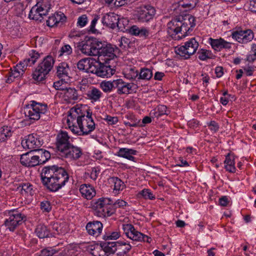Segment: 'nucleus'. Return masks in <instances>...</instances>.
Wrapping results in <instances>:
<instances>
[{"label":"nucleus","instance_id":"1","mask_svg":"<svg viewBox=\"0 0 256 256\" xmlns=\"http://www.w3.org/2000/svg\"><path fill=\"white\" fill-rule=\"evenodd\" d=\"M41 179L42 184L48 190L56 192L65 185L69 176L64 168L54 165L42 168Z\"/></svg>","mask_w":256,"mask_h":256},{"label":"nucleus","instance_id":"2","mask_svg":"<svg viewBox=\"0 0 256 256\" xmlns=\"http://www.w3.org/2000/svg\"><path fill=\"white\" fill-rule=\"evenodd\" d=\"M111 204H112V206L114 208H123L126 206V202L122 200H118L113 203L110 198H100L92 204L94 214L100 217L111 216L114 212L110 210V208L108 207V205Z\"/></svg>","mask_w":256,"mask_h":256},{"label":"nucleus","instance_id":"3","mask_svg":"<svg viewBox=\"0 0 256 256\" xmlns=\"http://www.w3.org/2000/svg\"><path fill=\"white\" fill-rule=\"evenodd\" d=\"M54 60L51 56H48L39 64L32 74L33 78L38 82H42L46 78V76L53 67Z\"/></svg>","mask_w":256,"mask_h":256},{"label":"nucleus","instance_id":"4","mask_svg":"<svg viewBox=\"0 0 256 256\" xmlns=\"http://www.w3.org/2000/svg\"><path fill=\"white\" fill-rule=\"evenodd\" d=\"M98 42L95 38L86 37L83 41L77 44V48L84 54L96 56L98 55Z\"/></svg>","mask_w":256,"mask_h":256},{"label":"nucleus","instance_id":"5","mask_svg":"<svg viewBox=\"0 0 256 256\" xmlns=\"http://www.w3.org/2000/svg\"><path fill=\"white\" fill-rule=\"evenodd\" d=\"M32 102L30 106L25 109L24 114L30 120H38L40 117L42 118V115L47 112V105L35 101Z\"/></svg>","mask_w":256,"mask_h":256},{"label":"nucleus","instance_id":"6","mask_svg":"<svg viewBox=\"0 0 256 256\" xmlns=\"http://www.w3.org/2000/svg\"><path fill=\"white\" fill-rule=\"evenodd\" d=\"M180 17V24L179 25L178 34L180 33L182 36H178V39H181L186 36L196 26L195 18L193 16L188 14Z\"/></svg>","mask_w":256,"mask_h":256},{"label":"nucleus","instance_id":"7","mask_svg":"<svg viewBox=\"0 0 256 256\" xmlns=\"http://www.w3.org/2000/svg\"><path fill=\"white\" fill-rule=\"evenodd\" d=\"M198 43L194 38H192L186 42L184 45L180 46L176 50V53L184 59L188 58L191 55L194 54L198 47Z\"/></svg>","mask_w":256,"mask_h":256},{"label":"nucleus","instance_id":"8","mask_svg":"<svg viewBox=\"0 0 256 256\" xmlns=\"http://www.w3.org/2000/svg\"><path fill=\"white\" fill-rule=\"evenodd\" d=\"M9 214V218L6 220L4 224L10 231L13 232L18 226L26 220V216L14 210Z\"/></svg>","mask_w":256,"mask_h":256},{"label":"nucleus","instance_id":"9","mask_svg":"<svg viewBox=\"0 0 256 256\" xmlns=\"http://www.w3.org/2000/svg\"><path fill=\"white\" fill-rule=\"evenodd\" d=\"M24 148L35 150L40 148L43 144V140L36 134H34L28 135L26 138L22 140L21 142Z\"/></svg>","mask_w":256,"mask_h":256},{"label":"nucleus","instance_id":"10","mask_svg":"<svg viewBox=\"0 0 256 256\" xmlns=\"http://www.w3.org/2000/svg\"><path fill=\"white\" fill-rule=\"evenodd\" d=\"M156 14L154 7L150 5H144L138 11V20L141 22H148L152 19Z\"/></svg>","mask_w":256,"mask_h":256},{"label":"nucleus","instance_id":"11","mask_svg":"<svg viewBox=\"0 0 256 256\" xmlns=\"http://www.w3.org/2000/svg\"><path fill=\"white\" fill-rule=\"evenodd\" d=\"M102 22L104 26L112 29H114L116 26L119 30L122 28L118 16L114 12L105 14L102 18Z\"/></svg>","mask_w":256,"mask_h":256},{"label":"nucleus","instance_id":"12","mask_svg":"<svg viewBox=\"0 0 256 256\" xmlns=\"http://www.w3.org/2000/svg\"><path fill=\"white\" fill-rule=\"evenodd\" d=\"M38 158L35 155V152L33 150L22 154L20 156V163L25 166L33 167L40 165Z\"/></svg>","mask_w":256,"mask_h":256},{"label":"nucleus","instance_id":"13","mask_svg":"<svg viewBox=\"0 0 256 256\" xmlns=\"http://www.w3.org/2000/svg\"><path fill=\"white\" fill-rule=\"evenodd\" d=\"M232 38L240 43L246 44L254 38L253 32L250 30L236 31L232 33Z\"/></svg>","mask_w":256,"mask_h":256},{"label":"nucleus","instance_id":"14","mask_svg":"<svg viewBox=\"0 0 256 256\" xmlns=\"http://www.w3.org/2000/svg\"><path fill=\"white\" fill-rule=\"evenodd\" d=\"M70 138L68 132H66L61 131L58 134L56 145L57 149L60 152L66 150V148H68V146H71V144L69 141Z\"/></svg>","mask_w":256,"mask_h":256},{"label":"nucleus","instance_id":"15","mask_svg":"<svg viewBox=\"0 0 256 256\" xmlns=\"http://www.w3.org/2000/svg\"><path fill=\"white\" fill-rule=\"evenodd\" d=\"M98 55L100 56H107L110 58H114L116 55L114 54V48L112 46V44H108L106 42H98Z\"/></svg>","mask_w":256,"mask_h":256},{"label":"nucleus","instance_id":"16","mask_svg":"<svg viewBox=\"0 0 256 256\" xmlns=\"http://www.w3.org/2000/svg\"><path fill=\"white\" fill-rule=\"evenodd\" d=\"M102 228V224L99 221L90 222L87 224L86 227L89 234L96 236L101 234Z\"/></svg>","mask_w":256,"mask_h":256},{"label":"nucleus","instance_id":"17","mask_svg":"<svg viewBox=\"0 0 256 256\" xmlns=\"http://www.w3.org/2000/svg\"><path fill=\"white\" fill-rule=\"evenodd\" d=\"M66 150L62 152L61 156L70 159L77 160L79 158L82 154V152L80 148L74 146L71 144V146L66 148Z\"/></svg>","mask_w":256,"mask_h":256},{"label":"nucleus","instance_id":"18","mask_svg":"<svg viewBox=\"0 0 256 256\" xmlns=\"http://www.w3.org/2000/svg\"><path fill=\"white\" fill-rule=\"evenodd\" d=\"M122 229L126 236L133 241L138 240V236L142 235V233L137 231L131 224H122Z\"/></svg>","mask_w":256,"mask_h":256},{"label":"nucleus","instance_id":"19","mask_svg":"<svg viewBox=\"0 0 256 256\" xmlns=\"http://www.w3.org/2000/svg\"><path fill=\"white\" fill-rule=\"evenodd\" d=\"M98 64L96 70V75L98 76L104 78V77H110L112 76L114 72L113 70L110 68V66H106L104 64L100 62H98Z\"/></svg>","mask_w":256,"mask_h":256},{"label":"nucleus","instance_id":"20","mask_svg":"<svg viewBox=\"0 0 256 256\" xmlns=\"http://www.w3.org/2000/svg\"><path fill=\"white\" fill-rule=\"evenodd\" d=\"M30 58H26L23 62H20L18 64V66L20 69L24 68L25 70L26 66H31L34 64L36 60L39 58L40 54L35 50H32L30 54Z\"/></svg>","mask_w":256,"mask_h":256},{"label":"nucleus","instance_id":"21","mask_svg":"<svg viewBox=\"0 0 256 256\" xmlns=\"http://www.w3.org/2000/svg\"><path fill=\"white\" fill-rule=\"evenodd\" d=\"M68 117H70L72 120L76 119V122H78V120L80 117H82V120L85 118V110L82 106L78 108L73 107L70 110Z\"/></svg>","mask_w":256,"mask_h":256},{"label":"nucleus","instance_id":"22","mask_svg":"<svg viewBox=\"0 0 256 256\" xmlns=\"http://www.w3.org/2000/svg\"><path fill=\"white\" fill-rule=\"evenodd\" d=\"M102 95V92L93 86H90V90L88 92L86 98L92 102L99 101Z\"/></svg>","mask_w":256,"mask_h":256},{"label":"nucleus","instance_id":"23","mask_svg":"<svg viewBox=\"0 0 256 256\" xmlns=\"http://www.w3.org/2000/svg\"><path fill=\"white\" fill-rule=\"evenodd\" d=\"M35 152V155L38 158L40 164H42L46 162L50 158V152L42 148H37L34 150Z\"/></svg>","mask_w":256,"mask_h":256},{"label":"nucleus","instance_id":"24","mask_svg":"<svg viewBox=\"0 0 256 256\" xmlns=\"http://www.w3.org/2000/svg\"><path fill=\"white\" fill-rule=\"evenodd\" d=\"M180 24V17H178L168 24V32L172 36L178 34L179 25Z\"/></svg>","mask_w":256,"mask_h":256},{"label":"nucleus","instance_id":"25","mask_svg":"<svg viewBox=\"0 0 256 256\" xmlns=\"http://www.w3.org/2000/svg\"><path fill=\"white\" fill-rule=\"evenodd\" d=\"M136 150L127 148H120L117 152L116 155L120 157L127 158L128 160L134 161V157L132 155L136 154Z\"/></svg>","mask_w":256,"mask_h":256},{"label":"nucleus","instance_id":"26","mask_svg":"<svg viewBox=\"0 0 256 256\" xmlns=\"http://www.w3.org/2000/svg\"><path fill=\"white\" fill-rule=\"evenodd\" d=\"M129 32L134 36H140V37L147 38H148L150 32L149 30L144 28H140L136 26H132L129 29Z\"/></svg>","mask_w":256,"mask_h":256},{"label":"nucleus","instance_id":"27","mask_svg":"<svg viewBox=\"0 0 256 256\" xmlns=\"http://www.w3.org/2000/svg\"><path fill=\"white\" fill-rule=\"evenodd\" d=\"M80 191L82 196L88 200L92 199L96 194L94 189L92 187L86 184L81 186Z\"/></svg>","mask_w":256,"mask_h":256},{"label":"nucleus","instance_id":"28","mask_svg":"<svg viewBox=\"0 0 256 256\" xmlns=\"http://www.w3.org/2000/svg\"><path fill=\"white\" fill-rule=\"evenodd\" d=\"M116 248L117 255L122 256L130 251L132 248V246L130 243H126L124 242H116Z\"/></svg>","mask_w":256,"mask_h":256},{"label":"nucleus","instance_id":"29","mask_svg":"<svg viewBox=\"0 0 256 256\" xmlns=\"http://www.w3.org/2000/svg\"><path fill=\"white\" fill-rule=\"evenodd\" d=\"M70 68L66 62H61L57 66L56 74L59 78H62L64 77L69 76Z\"/></svg>","mask_w":256,"mask_h":256},{"label":"nucleus","instance_id":"30","mask_svg":"<svg viewBox=\"0 0 256 256\" xmlns=\"http://www.w3.org/2000/svg\"><path fill=\"white\" fill-rule=\"evenodd\" d=\"M116 242H100V247L106 253L109 254H114L116 252Z\"/></svg>","mask_w":256,"mask_h":256},{"label":"nucleus","instance_id":"31","mask_svg":"<svg viewBox=\"0 0 256 256\" xmlns=\"http://www.w3.org/2000/svg\"><path fill=\"white\" fill-rule=\"evenodd\" d=\"M24 69H20L18 68V64L14 68L13 70H11L10 72H8V77L6 80V82L7 83H11L15 78H18L20 76L22 75L24 72Z\"/></svg>","mask_w":256,"mask_h":256},{"label":"nucleus","instance_id":"32","mask_svg":"<svg viewBox=\"0 0 256 256\" xmlns=\"http://www.w3.org/2000/svg\"><path fill=\"white\" fill-rule=\"evenodd\" d=\"M234 158L228 153L226 156V159L224 162L225 164L224 168L226 170L230 172H236V168L234 166Z\"/></svg>","mask_w":256,"mask_h":256},{"label":"nucleus","instance_id":"33","mask_svg":"<svg viewBox=\"0 0 256 256\" xmlns=\"http://www.w3.org/2000/svg\"><path fill=\"white\" fill-rule=\"evenodd\" d=\"M35 232L38 238H44L51 235L47 228L43 224H39L36 228Z\"/></svg>","mask_w":256,"mask_h":256},{"label":"nucleus","instance_id":"34","mask_svg":"<svg viewBox=\"0 0 256 256\" xmlns=\"http://www.w3.org/2000/svg\"><path fill=\"white\" fill-rule=\"evenodd\" d=\"M28 18L30 19L42 22V16L38 8V4L34 6L30 10Z\"/></svg>","mask_w":256,"mask_h":256},{"label":"nucleus","instance_id":"35","mask_svg":"<svg viewBox=\"0 0 256 256\" xmlns=\"http://www.w3.org/2000/svg\"><path fill=\"white\" fill-rule=\"evenodd\" d=\"M18 190H20L22 194H24V192L30 195L33 194V186L30 183H22L17 188Z\"/></svg>","mask_w":256,"mask_h":256},{"label":"nucleus","instance_id":"36","mask_svg":"<svg viewBox=\"0 0 256 256\" xmlns=\"http://www.w3.org/2000/svg\"><path fill=\"white\" fill-rule=\"evenodd\" d=\"M138 76V79L149 80L152 76V72L149 68H143L141 69L140 72H137L136 76Z\"/></svg>","mask_w":256,"mask_h":256},{"label":"nucleus","instance_id":"37","mask_svg":"<svg viewBox=\"0 0 256 256\" xmlns=\"http://www.w3.org/2000/svg\"><path fill=\"white\" fill-rule=\"evenodd\" d=\"M86 118H83L82 120V117H80L78 120V122L77 124L78 126L79 129H80V132L82 134L87 135L88 134H85L84 132L85 131H88L89 130V124H88Z\"/></svg>","mask_w":256,"mask_h":256},{"label":"nucleus","instance_id":"38","mask_svg":"<svg viewBox=\"0 0 256 256\" xmlns=\"http://www.w3.org/2000/svg\"><path fill=\"white\" fill-rule=\"evenodd\" d=\"M198 2V0H182L179 4V6H181L182 8H186V10H190L196 6Z\"/></svg>","mask_w":256,"mask_h":256},{"label":"nucleus","instance_id":"39","mask_svg":"<svg viewBox=\"0 0 256 256\" xmlns=\"http://www.w3.org/2000/svg\"><path fill=\"white\" fill-rule=\"evenodd\" d=\"M66 92L64 94L66 97L70 100H77L78 98V94L76 90L74 88H66L65 90Z\"/></svg>","mask_w":256,"mask_h":256},{"label":"nucleus","instance_id":"40","mask_svg":"<svg viewBox=\"0 0 256 256\" xmlns=\"http://www.w3.org/2000/svg\"><path fill=\"white\" fill-rule=\"evenodd\" d=\"M12 135L11 130L8 126H4L0 128V140L4 141Z\"/></svg>","mask_w":256,"mask_h":256},{"label":"nucleus","instance_id":"41","mask_svg":"<svg viewBox=\"0 0 256 256\" xmlns=\"http://www.w3.org/2000/svg\"><path fill=\"white\" fill-rule=\"evenodd\" d=\"M198 58L202 60H205L208 58H212L214 56L211 51L206 50H201V52H198Z\"/></svg>","mask_w":256,"mask_h":256},{"label":"nucleus","instance_id":"42","mask_svg":"<svg viewBox=\"0 0 256 256\" xmlns=\"http://www.w3.org/2000/svg\"><path fill=\"white\" fill-rule=\"evenodd\" d=\"M38 8L40 12L41 16H42V20L44 19V17L46 16L50 9V4H46L44 2L40 4V6L38 5Z\"/></svg>","mask_w":256,"mask_h":256},{"label":"nucleus","instance_id":"43","mask_svg":"<svg viewBox=\"0 0 256 256\" xmlns=\"http://www.w3.org/2000/svg\"><path fill=\"white\" fill-rule=\"evenodd\" d=\"M100 86L104 92H110L114 90V80L110 82H102L100 84Z\"/></svg>","mask_w":256,"mask_h":256},{"label":"nucleus","instance_id":"44","mask_svg":"<svg viewBox=\"0 0 256 256\" xmlns=\"http://www.w3.org/2000/svg\"><path fill=\"white\" fill-rule=\"evenodd\" d=\"M209 40L212 47L215 50L220 51L222 49V38L212 39V38H210Z\"/></svg>","mask_w":256,"mask_h":256},{"label":"nucleus","instance_id":"45","mask_svg":"<svg viewBox=\"0 0 256 256\" xmlns=\"http://www.w3.org/2000/svg\"><path fill=\"white\" fill-rule=\"evenodd\" d=\"M90 60L88 58H84L80 60L77 63V68L80 70L86 72Z\"/></svg>","mask_w":256,"mask_h":256},{"label":"nucleus","instance_id":"46","mask_svg":"<svg viewBox=\"0 0 256 256\" xmlns=\"http://www.w3.org/2000/svg\"><path fill=\"white\" fill-rule=\"evenodd\" d=\"M120 236V232H108L103 236L102 238L104 240H116Z\"/></svg>","mask_w":256,"mask_h":256},{"label":"nucleus","instance_id":"47","mask_svg":"<svg viewBox=\"0 0 256 256\" xmlns=\"http://www.w3.org/2000/svg\"><path fill=\"white\" fill-rule=\"evenodd\" d=\"M126 82H124L121 79H118L114 80V90H116L117 93L120 94V92L122 90V88L124 86V84Z\"/></svg>","mask_w":256,"mask_h":256},{"label":"nucleus","instance_id":"48","mask_svg":"<svg viewBox=\"0 0 256 256\" xmlns=\"http://www.w3.org/2000/svg\"><path fill=\"white\" fill-rule=\"evenodd\" d=\"M98 65V61H90L86 72L96 74Z\"/></svg>","mask_w":256,"mask_h":256},{"label":"nucleus","instance_id":"49","mask_svg":"<svg viewBox=\"0 0 256 256\" xmlns=\"http://www.w3.org/2000/svg\"><path fill=\"white\" fill-rule=\"evenodd\" d=\"M138 194L145 199L153 200L155 198L154 194L148 189L143 190L139 192Z\"/></svg>","mask_w":256,"mask_h":256},{"label":"nucleus","instance_id":"50","mask_svg":"<svg viewBox=\"0 0 256 256\" xmlns=\"http://www.w3.org/2000/svg\"><path fill=\"white\" fill-rule=\"evenodd\" d=\"M56 252V250L52 248H48L42 250L40 254L36 256H52Z\"/></svg>","mask_w":256,"mask_h":256},{"label":"nucleus","instance_id":"51","mask_svg":"<svg viewBox=\"0 0 256 256\" xmlns=\"http://www.w3.org/2000/svg\"><path fill=\"white\" fill-rule=\"evenodd\" d=\"M133 84L126 82L120 94H129L132 92Z\"/></svg>","mask_w":256,"mask_h":256},{"label":"nucleus","instance_id":"52","mask_svg":"<svg viewBox=\"0 0 256 256\" xmlns=\"http://www.w3.org/2000/svg\"><path fill=\"white\" fill-rule=\"evenodd\" d=\"M113 182L114 183V190H120L124 187V182L118 178H112Z\"/></svg>","mask_w":256,"mask_h":256},{"label":"nucleus","instance_id":"53","mask_svg":"<svg viewBox=\"0 0 256 256\" xmlns=\"http://www.w3.org/2000/svg\"><path fill=\"white\" fill-rule=\"evenodd\" d=\"M59 52L60 53L59 56H61L64 54L66 55H70L72 53V48L70 45L66 44L61 48Z\"/></svg>","mask_w":256,"mask_h":256},{"label":"nucleus","instance_id":"54","mask_svg":"<svg viewBox=\"0 0 256 256\" xmlns=\"http://www.w3.org/2000/svg\"><path fill=\"white\" fill-rule=\"evenodd\" d=\"M54 14L56 16V26L60 22L62 23L66 21V18L63 13L60 12Z\"/></svg>","mask_w":256,"mask_h":256},{"label":"nucleus","instance_id":"55","mask_svg":"<svg viewBox=\"0 0 256 256\" xmlns=\"http://www.w3.org/2000/svg\"><path fill=\"white\" fill-rule=\"evenodd\" d=\"M40 208L44 212H49L52 209V206L50 202L46 200L41 202Z\"/></svg>","mask_w":256,"mask_h":256},{"label":"nucleus","instance_id":"56","mask_svg":"<svg viewBox=\"0 0 256 256\" xmlns=\"http://www.w3.org/2000/svg\"><path fill=\"white\" fill-rule=\"evenodd\" d=\"M53 86L56 90H65L66 89V87L64 86V84L63 83L62 78L61 80L54 82Z\"/></svg>","mask_w":256,"mask_h":256},{"label":"nucleus","instance_id":"57","mask_svg":"<svg viewBox=\"0 0 256 256\" xmlns=\"http://www.w3.org/2000/svg\"><path fill=\"white\" fill-rule=\"evenodd\" d=\"M78 88L80 90L84 93V94L87 95L88 92L90 90V86L87 84H82L80 82L78 85Z\"/></svg>","mask_w":256,"mask_h":256},{"label":"nucleus","instance_id":"58","mask_svg":"<svg viewBox=\"0 0 256 256\" xmlns=\"http://www.w3.org/2000/svg\"><path fill=\"white\" fill-rule=\"evenodd\" d=\"M86 121L89 124V130L88 131H85L84 133L85 134H89L94 130L95 124L92 118L87 119Z\"/></svg>","mask_w":256,"mask_h":256},{"label":"nucleus","instance_id":"59","mask_svg":"<svg viewBox=\"0 0 256 256\" xmlns=\"http://www.w3.org/2000/svg\"><path fill=\"white\" fill-rule=\"evenodd\" d=\"M56 16L55 14L49 16L48 19L46 20L47 26L50 27L56 26Z\"/></svg>","mask_w":256,"mask_h":256},{"label":"nucleus","instance_id":"60","mask_svg":"<svg viewBox=\"0 0 256 256\" xmlns=\"http://www.w3.org/2000/svg\"><path fill=\"white\" fill-rule=\"evenodd\" d=\"M88 22V18L86 15H82L78 18V24L81 27L84 26Z\"/></svg>","mask_w":256,"mask_h":256},{"label":"nucleus","instance_id":"61","mask_svg":"<svg viewBox=\"0 0 256 256\" xmlns=\"http://www.w3.org/2000/svg\"><path fill=\"white\" fill-rule=\"evenodd\" d=\"M158 112H160L162 116L168 115L170 113V110H167V107L164 105H160L158 106Z\"/></svg>","mask_w":256,"mask_h":256},{"label":"nucleus","instance_id":"62","mask_svg":"<svg viewBox=\"0 0 256 256\" xmlns=\"http://www.w3.org/2000/svg\"><path fill=\"white\" fill-rule=\"evenodd\" d=\"M98 18V16H96L94 19L92 20L90 29L88 30L90 32H91L92 33L96 32V30L95 28V26Z\"/></svg>","mask_w":256,"mask_h":256},{"label":"nucleus","instance_id":"63","mask_svg":"<svg viewBox=\"0 0 256 256\" xmlns=\"http://www.w3.org/2000/svg\"><path fill=\"white\" fill-rule=\"evenodd\" d=\"M138 236V240H136V241L146 242L148 243H150L152 240L151 238L148 237V236L142 233L141 236Z\"/></svg>","mask_w":256,"mask_h":256},{"label":"nucleus","instance_id":"64","mask_svg":"<svg viewBox=\"0 0 256 256\" xmlns=\"http://www.w3.org/2000/svg\"><path fill=\"white\" fill-rule=\"evenodd\" d=\"M104 120H106L109 124H115L118 121L116 117H113L108 115L106 116V118H104Z\"/></svg>","mask_w":256,"mask_h":256}]
</instances>
